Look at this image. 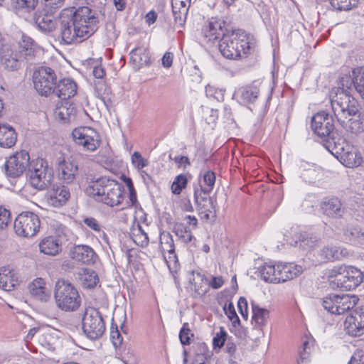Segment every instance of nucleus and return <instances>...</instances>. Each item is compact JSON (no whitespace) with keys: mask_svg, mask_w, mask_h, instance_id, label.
I'll use <instances>...</instances> for the list:
<instances>
[{"mask_svg":"<svg viewBox=\"0 0 364 364\" xmlns=\"http://www.w3.org/2000/svg\"><path fill=\"white\" fill-rule=\"evenodd\" d=\"M54 14L55 13L46 11L43 8L35 12L33 20L38 30L46 34L54 32L58 24Z\"/></svg>","mask_w":364,"mask_h":364,"instance_id":"412c9836","label":"nucleus"},{"mask_svg":"<svg viewBox=\"0 0 364 364\" xmlns=\"http://www.w3.org/2000/svg\"><path fill=\"white\" fill-rule=\"evenodd\" d=\"M40 228V220L37 215L31 212H23L19 214L14 225L17 235L31 237L37 233Z\"/></svg>","mask_w":364,"mask_h":364,"instance_id":"ddd939ff","label":"nucleus"},{"mask_svg":"<svg viewBox=\"0 0 364 364\" xmlns=\"http://www.w3.org/2000/svg\"><path fill=\"white\" fill-rule=\"evenodd\" d=\"M302 272V267L294 263L277 264V282L280 283L292 279L301 274Z\"/></svg>","mask_w":364,"mask_h":364,"instance_id":"a878e982","label":"nucleus"},{"mask_svg":"<svg viewBox=\"0 0 364 364\" xmlns=\"http://www.w3.org/2000/svg\"><path fill=\"white\" fill-rule=\"evenodd\" d=\"M43 8L50 13H55L64 4L65 0H42Z\"/></svg>","mask_w":364,"mask_h":364,"instance_id":"13d9d810","label":"nucleus"},{"mask_svg":"<svg viewBox=\"0 0 364 364\" xmlns=\"http://www.w3.org/2000/svg\"><path fill=\"white\" fill-rule=\"evenodd\" d=\"M322 213L332 218H340L344 213L341 200L336 197L325 198L320 203Z\"/></svg>","mask_w":364,"mask_h":364,"instance_id":"5701e85b","label":"nucleus"},{"mask_svg":"<svg viewBox=\"0 0 364 364\" xmlns=\"http://www.w3.org/2000/svg\"><path fill=\"white\" fill-rule=\"evenodd\" d=\"M72 135L75 142L87 151H95L101 144L100 134L90 127L76 128L73 131Z\"/></svg>","mask_w":364,"mask_h":364,"instance_id":"2eb2a0df","label":"nucleus"},{"mask_svg":"<svg viewBox=\"0 0 364 364\" xmlns=\"http://www.w3.org/2000/svg\"><path fill=\"white\" fill-rule=\"evenodd\" d=\"M82 324L83 333L90 340L100 338L106 329L102 314L92 307L86 309Z\"/></svg>","mask_w":364,"mask_h":364,"instance_id":"9d476101","label":"nucleus"},{"mask_svg":"<svg viewBox=\"0 0 364 364\" xmlns=\"http://www.w3.org/2000/svg\"><path fill=\"white\" fill-rule=\"evenodd\" d=\"M301 177L308 183H314L322 174V168L314 164L301 161L299 164Z\"/></svg>","mask_w":364,"mask_h":364,"instance_id":"c85d7f7f","label":"nucleus"},{"mask_svg":"<svg viewBox=\"0 0 364 364\" xmlns=\"http://www.w3.org/2000/svg\"><path fill=\"white\" fill-rule=\"evenodd\" d=\"M173 231L178 239L183 243H188L193 238L191 231L183 223H176L173 226Z\"/></svg>","mask_w":364,"mask_h":364,"instance_id":"c03bdc74","label":"nucleus"},{"mask_svg":"<svg viewBox=\"0 0 364 364\" xmlns=\"http://www.w3.org/2000/svg\"><path fill=\"white\" fill-rule=\"evenodd\" d=\"M71 259L85 264H94L97 255L92 247L85 245H74L70 249Z\"/></svg>","mask_w":364,"mask_h":364,"instance_id":"4be33fe9","label":"nucleus"},{"mask_svg":"<svg viewBox=\"0 0 364 364\" xmlns=\"http://www.w3.org/2000/svg\"><path fill=\"white\" fill-rule=\"evenodd\" d=\"M110 337L114 346H119L122 342V338L121 334L117 329V327L114 329L113 323L111 326Z\"/></svg>","mask_w":364,"mask_h":364,"instance_id":"774afa93","label":"nucleus"},{"mask_svg":"<svg viewBox=\"0 0 364 364\" xmlns=\"http://www.w3.org/2000/svg\"><path fill=\"white\" fill-rule=\"evenodd\" d=\"M215 174L212 171H207L203 175V181L205 184L207 186L206 188H203L200 186L201 191L204 193V195H208L212 190L213 189L215 183Z\"/></svg>","mask_w":364,"mask_h":364,"instance_id":"5fc2aeb1","label":"nucleus"},{"mask_svg":"<svg viewBox=\"0 0 364 364\" xmlns=\"http://www.w3.org/2000/svg\"><path fill=\"white\" fill-rule=\"evenodd\" d=\"M130 63L136 70L148 65L150 60L148 48L144 46H138L132 49L129 53Z\"/></svg>","mask_w":364,"mask_h":364,"instance_id":"cd10ccee","label":"nucleus"},{"mask_svg":"<svg viewBox=\"0 0 364 364\" xmlns=\"http://www.w3.org/2000/svg\"><path fill=\"white\" fill-rule=\"evenodd\" d=\"M172 11L175 23L180 27H183L186 20L188 7L173 6Z\"/></svg>","mask_w":364,"mask_h":364,"instance_id":"3c124183","label":"nucleus"},{"mask_svg":"<svg viewBox=\"0 0 364 364\" xmlns=\"http://www.w3.org/2000/svg\"><path fill=\"white\" fill-rule=\"evenodd\" d=\"M334 277L331 281L333 288H338L344 291L355 289L363 282L362 272L354 267L340 266L332 269L331 276Z\"/></svg>","mask_w":364,"mask_h":364,"instance_id":"0eeeda50","label":"nucleus"},{"mask_svg":"<svg viewBox=\"0 0 364 364\" xmlns=\"http://www.w3.org/2000/svg\"><path fill=\"white\" fill-rule=\"evenodd\" d=\"M223 310L226 316L232 321L234 327H237L240 325V318L236 314L235 306L232 303L230 302L229 304H225Z\"/></svg>","mask_w":364,"mask_h":364,"instance_id":"4d7b16f0","label":"nucleus"},{"mask_svg":"<svg viewBox=\"0 0 364 364\" xmlns=\"http://www.w3.org/2000/svg\"><path fill=\"white\" fill-rule=\"evenodd\" d=\"M348 89L338 87L335 95L333 93L331 95L333 112L341 125H344L348 117L355 116L358 112V102L350 95Z\"/></svg>","mask_w":364,"mask_h":364,"instance_id":"7ed1b4c3","label":"nucleus"},{"mask_svg":"<svg viewBox=\"0 0 364 364\" xmlns=\"http://www.w3.org/2000/svg\"><path fill=\"white\" fill-rule=\"evenodd\" d=\"M14 275V272L9 267L1 268L0 288L6 291L13 290L17 282Z\"/></svg>","mask_w":364,"mask_h":364,"instance_id":"58836bf2","label":"nucleus"},{"mask_svg":"<svg viewBox=\"0 0 364 364\" xmlns=\"http://www.w3.org/2000/svg\"><path fill=\"white\" fill-rule=\"evenodd\" d=\"M332 136L331 141L326 145L328 151L346 167L353 168L360 165L362 158L356 149L341 135L334 134Z\"/></svg>","mask_w":364,"mask_h":364,"instance_id":"20e7f679","label":"nucleus"},{"mask_svg":"<svg viewBox=\"0 0 364 364\" xmlns=\"http://www.w3.org/2000/svg\"><path fill=\"white\" fill-rule=\"evenodd\" d=\"M28 288L31 294L37 299L47 301L50 297V292L47 289L46 283L42 278L35 279L29 284Z\"/></svg>","mask_w":364,"mask_h":364,"instance_id":"72a5a7b5","label":"nucleus"},{"mask_svg":"<svg viewBox=\"0 0 364 364\" xmlns=\"http://www.w3.org/2000/svg\"><path fill=\"white\" fill-rule=\"evenodd\" d=\"M72 9V17L79 31H82L85 39L91 36L97 29L99 20L95 11L87 6H81Z\"/></svg>","mask_w":364,"mask_h":364,"instance_id":"1a4fd4ad","label":"nucleus"},{"mask_svg":"<svg viewBox=\"0 0 364 364\" xmlns=\"http://www.w3.org/2000/svg\"><path fill=\"white\" fill-rule=\"evenodd\" d=\"M61 246L59 239L53 236L46 237L39 243L40 251L51 256L57 255L61 251Z\"/></svg>","mask_w":364,"mask_h":364,"instance_id":"2f4dec72","label":"nucleus"},{"mask_svg":"<svg viewBox=\"0 0 364 364\" xmlns=\"http://www.w3.org/2000/svg\"><path fill=\"white\" fill-rule=\"evenodd\" d=\"M199 353H198L191 364H211V354L205 343H201L198 346Z\"/></svg>","mask_w":364,"mask_h":364,"instance_id":"49530a36","label":"nucleus"},{"mask_svg":"<svg viewBox=\"0 0 364 364\" xmlns=\"http://www.w3.org/2000/svg\"><path fill=\"white\" fill-rule=\"evenodd\" d=\"M56 80L55 71L49 67H41L33 75L34 88L41 96L46 97L53 93Z\"/></svg>","mask_w":364,"mask_h":364,"instance_id":"f8f14e48","label":"nucleus"},{"mask_svg":"<svg viewBox=\"0 0 364 364\" xmlns=\"http://www.w3.org/2000/svg\"><path fill=\"white\" fill-rule=\"evenodd\" d=\"M57 28L56 37L60 44L70 45L85 40L82 36L83 31H79V27L74 22L72 9H65L61 11Z\"/></svg>","mask_w":364,"mask_h":364,"instance_id":"423d86ee","label":"nucleus"},{"mask_svg":"<svg viewBox=\"0 0 364 364\" xmlns=\"http://www.w3.org/2000/svg\"><path fill=\"white\" fill-rule=\"evenodd\" d=\"M76 93L75 82L69 78H65L60 80L57 86L55 85L53 95L62 100H65L75 96Z\"/></svg>","mask_w":364,"mask_h":364,"instance_id":"bb28decb","label":"nucleus"},{"mask_svg":"<svg viewBox=\"0 0 364 364\" xmlns=\"http://www.w3.org/2000/svg\"><path fill=\"white\" fill-rule=\"evenodd\" d=\"M238 310L243 318L247 319V301L245 297H240L237 301Z\"/></svg>","mask_w":364,"mask_h":364,"instance_id":"338daca9","label":"nucleus"},{"mask_svg":"<svg viewBox=\"0 0 364 364\" xmlns=\"http://www.w3.org/2000/svg\"><path fill=\"white\" fill-rule=\"evenodd\" d=\"M27 176L31 185L38 190H43L50 185L53 178L52 168L46 160L41 158L30 161Z\"/></svg>","mask_w":364,"mask_h":364,"instance_id":"6e6552de","label":"nucleus"},{"mask_svg":"<svg viewBox=\"0 0 364 364\" xmlns=\"http://www.w3.org/2000/svg\"><path fill=\"white\" fill-rule=\"evenodd\" d=\"M191 274L193 278H190L189 280L195 291L199 295L205 294L206 289L203 287V282L205 279L204 275L201 274L200 272H196L195 271H192Z\"/></svg>","mask_w":364,"mask_h":364,"instance_id":"603ef678","label":"nucleus"},{"mask_svg":"<svg viewBox=\"0 0 364 364\" xmlns=\"http://www.w3.org/2000/svg\"><path fill=\"white\" fill-rule=\"evenodd\" d=\"M348 255V252L344 247L326 245L318 252L317 258L319 262H327L341 259Z\"/></svg>","mask_w":364,"mask_h":364,"instance_id":"b1692460","label":"nucleus"},{"mask_svg":"<svg viewBox=\"0 0 364 364\" xmlns=\"http://www.w3.org/2000/svg\"><path fill=\"white\" fill-rule=\"evenodd\" d=\"M353 75L354 76L353 83L355 89L364 100V66L354 68Z\"/></svg>","mask_w":364,"mask_h":364,"instance_id":"37998d69","label":"nucleus"},{"mask_svg":"<svg viewBox=\"0 0 364 364\" xmlns=\"http://www.w3.org/2000/svg\"><path fill=\"white\" fill-rule=\"evenodd\" d=\"M28 153L22 150L11 156L4 164L5 173L8 177L17 178L28 169L30 164Z\"/></svg>","mask_w":364,"mask_h":364,"instance_id":"dca6fc26","label":"nucleus"},{"mask_svg":"<svg viewBox=\"0 0 364 364\" xmlns=\"http://www.w3.org/2000/svg\"><path fill=\"white\" fill-rule=\"evenodd\" d=\"M85 193L96 201L110 207L120 205L124 199L121 185L106 178L90 182L85 188Z\"/></svg>","mask_w":364,"mask_h":364,"instance_id":"f03ea898","label":"nucleus"},{"mask_svg":"<svg viewBox=\"0 0 364 364\" xmlns=\"http://www.w3.org/2000/svg\"><path fill=\"white\" fill-rule=\"evenodd\" d=\"M355 295L330 294L322 299V306L332 314H343L352 309L358 303Z\"/></svg>","mask_w":364,"mask_h":364,"instance_id":"9b49d317","label":"nucleus"},{"mask_svg":"<svg viewBox=\"0 0 364 364\" xmlns=\"http://www.w3.org/2000/svg\"><path fill=\"white\" fill-rule=\"evenodd\" d=\"M238 92L244 102H250L257 98L259 89L255 85H249L240 88Z\"/></svg>","mask_w":364,"mask_h":364,"instance_id":"de8ad7c7","label":"nucleus"},{"mask_svg":"<svg viewBox=\"0 0 364 364\" xmlns=\"http://www.w3.org/2000/svg\"><path fill=\"white\" fill-rule=\"evenodd\" d=\"M132 163L138 169H141L148 166L149 162L144 159L141 154L138 151H134L132 155Z\"/></svg>","mask_w":364,"mask_h":364,"instance_id":"0e129e2a","label":"nucleus"},{"mask_svg":"<svg viewBox=\"0 0 364 364\" xmlns=\"http://www.w3.org/2000/svg\"><path fill=\"white\" fill-rule=\"evenodd\" d=\"M76 108L73 105H68L67 102L58 107L55 114L57 119L63 123L70 122L75 119Z\"/></svg>","mask_w":364,"mask_h":364,"instance_id":"4c0bfd02","label":"nucleus"},{"mask_svg":"<svg viewBox=\"0 0 364 364\" xmlns=\"http://www.w3.org/2000/svg\"><path fill=\"white\" fill-rule=\"evenodd\" d=\"M222 55L230 60H240L251 53L250 35L243 30H228L218 43Z\"/></svg>","mask_w":364,"mask_h":364,"instance_id":"f257e3e1","label":"nucleus"},{"mask_svg":"<svg viewBox=\"0 0 364 364\" xmlns=\"http://www.w3.org/2000/svg\"><path fill=\"white\" fill-rule=\"evenodd\" d=\"M97 96L107 105V98L110 93V89L102 82L95 83ZM109 100V99H107Z\"/></svg>","mask_w":364,"mask_h":364,"instance_id":"bf43d9fd","label":"nucleus"},{"mask_svg":"<svg viewBox=\"0 0 364 364\" xmlns=\"http://www.w3.org/2000/svg\"><path fill=\"white\" fill-rule=\"evenodd\" d=\"M22 57L9 45L3 44L0 40V64L9 71H16L21 67Z\"/></svg>","mask_w":364,"mask_h":364,"instance_id":"a211bd4d","label":"nucleus"},{"mask_svg":"<svg viewBox=\"0 0 364 364\" xmlns=\"http://www.w3.org/2000/svg\"><path fill=\"white\" fill-rule=\"evenodd\" d=\"M57 171L59 179L66 184L74 183L78 174L77 165L60 154L57 159Z\"/></svg>","mask_w":364,"mask_h":364,"instance_id":"f3484780","label":"nucleus"},{"mask_svg":"<svg viewBox=\"0 0 364 364\" xmlns=\"http://www.w3.org/2000/svg\"><path fill=\"white\" fill-rule=\"evenodd\" d=\"M277 264L266 263L259 269L261 279L266 282L278 283Z\"/></svg>","mask_w":364,"mask_h":364,"instance_id":"ea45409f","label":"nucleus"},{"mask_svg":"<svg viewBox=\"0 0 364 364\" xmlns=\"http://www.w3.org/2000/svg\"><path fill=\"white\" fill-rule=\"evenodd\" d=\"M311 128L314 132L321 138H326V145L331 141L332 135H340L337 131H334V123L332 116L325 112H319L313 116L311 119Z\"/></svg>","mask_w":364,"mask_h":364,"instance_id":"4468645a","label":"nucleus"},{"mask_svg":"<svg viewBox=\"0 0 364 364\" xmlns=\"http://www.w3.org/2000/svg\"><path fill=\"white\" fill-rule=\"evenodd\" d=\"M132 237L134 243L141 247L148 245L149 240L147 233L142 229V227L138 224L132 230Z\"/></svg>","mask_w":364,"mask_h":364,"instance_id":"a18cd8bd","label":"nucleus"},{"mask_svg":"<svg viewBox=\"0 0 364 364\" xmlns=\"http://www.w3.org/2000/svg\"><path fill=\"white\" fill-rule=\"evenodd\" d=\"M205 92L207 96L211 97L219 102L224 100L225 90L223 89H218L213 86L208 85L205 87Z\"/></svg>","mask_w":364,"mask_h":364,"instance_id":"680f3d73","label":"nucleus"},{"mask_svg":"<svg viewBox=\"0 0 364 364\" xmlns=\"http://www.w3.org/2000/svg\"><path fill=\"white\" fill-rule=\"evenodd\" d=\"M194 199L199 213L203 214L204 218L209 219L210 214L213 213L215 208L213 199L208 195H204L201 188H195Z\"/></svg>","mask_w":364,"mask_h":364,"instance_id":"393cba45","label":"nucleus"},{"mask_svg":"<svg viewBox=\"0 0 364 364\" xmlns=\"http://www.w3.org/2000/svg\"><path fill=\"white\" fill-rule=\"evenodd\" d=\"M345 239L356 246H364V231L358 226H348L343 231Z\"/></svg>","mask_w":364,"mask_h":364,"instance_id":"e433bc0d","label":"nucleus"},{"mask_svg":"<svg viewBox=\"0 0 364 364\" xmlns=\"http://www.w3.org/2000/svg\"><path fill=\"white\" fill-rule=\"evenodd\" d=\"M10 211L2 206H0V229L3 230L7 227L10 222Z\"/></svg>","mask_w":364,"mask_h":364,"instance_id":"69168bd1","label":"nucleus"},{"mask_svg":"<svg viewBox=\"0 0 364 364\" xmlns=\"http://www.w3.org/2000/svg\"><path fill=\"white\" fill-rule=\"evenodd\" d=\"M191 336H193V333H191V330L189 328V325L188 323H183L180 333H179V338L180 341L183 345H188L190 344Z\"/></svg>","mask_w":364,"mask_h":364,"instance_id":"e2e57ef3","label":"nucleus"},{"mask_svg":"<svg viewBox=\"0 0 364 364\" xmlns=\"http://www.w3.org/2000/svg\"><path fill=\"white\" fill-rule=\"evenodd\" d=\"M70 196V191L65 186H54L49 194V202L53 206H62L69 199Z\"/></svg>","mask_w":364,"mask_h":364,"instance_id":"7c9ffc66","label":"nucleus"},{"mask_svg":"<svg viewBox=\"0 0 364 364\" xmlns=\"http://www.w3.org/2000/svg\"><path fill=\"white\" fill-rule=\"evenodd\" d=\"M82 287L85 289H93L99 283V277L95 271L90 268H82L78 272Z\"/></svg>","mask_w":364,"mask_h":364,"instance_id":"c9c22d12","label":"nucleus"},{"mask_svg":"<svg viewBox=\"0 0 364 364\" xmlns=\"http://www.w3.org/2000/svg\"><path fill=\"white\" fill-rule=\"evenodd\" d=\"M17 134L14 129L7 124L0 123V146L11 148L16 142Z\"/></svg>","mask_w":364,"mask_h":364,"instance_id":"473e14b6","label":"nucleus"},{"mask_svg":"<svg viewBox=\"0 0 364 364\" xmlns=\"http://www.w3.org/2000/svg\"><path fill=\"white\" fill-rule=\"evenodd\" d=\"M188 179L186 175L180 174L177 176L171 185L172 193L175 195H179L182 190L186 187Z\"/></svg>","mask_w":364,"mask_h":364,"instance_id":"6e6d98bb","label":"nucleus"},{"mask_svg":"<svg viewBox=\"0 0 364 364\" xmlns=\"http://www.w3.org/2000/svg\"><path fill=\"white\" fill-rule=\"evenodd\" d=\"M314 341L306 337L302 341V346L299 349L298 364H308L310 361V355L312 351Z\"/></svg>","mask_w":364,"mask_h":364,"instance_id":"a19ab883","label":"nucleus"},{"mask_svg":"<svg viewBox=\"0 0 364 364\" xmlns=\"http://www.w3.org/2000/svg\"><path fill=\"white\" fill-rule=\"evenodd\" d=\"M228 333L223 327L220 328V331L217 332L213 338L214 348H222L227 339Z\"/></svg>","mask_w":364,"mask_h":364,"instance_id":"052dcab7","label":"nucleus"},{"mask_svg":"<svg viewBox=\"0 0 364 364\" xmlns=\"http://www.w3.org/2000/svg\"><path fill=\"white\" fill-rule=\"evenodd\" d=\"M346 129V131L351 134H358L364 132V120L360 118H350L344 125H342Z\"/></svg>","mask_w":364,"mask_h":364,"instance_id":"09e8293b","label":"nucleus"},{"mask_svg":"<svg viewBox=\"0 0 364 364\" xmlns=\"http://www.w3.org/2000/svg\"><path fill=\"white\" fill-rule=\"evenodd\" d=\"M160 249L163 255H164L165 252L175 250L173 239L169 232H164L161 234Z\"/></svg>","mask_w":364,"mask_h":364,"instance_id":"8fccbe9b","label":"nucleus"},{"mask_svg":"<svg viewBox=\"0 0 364 364\" xmlns=\"http://www.w3.org/2000/svg\"><path fill=\"white\" fill-rule=\"evenodd\" d=\"M54 298L56 306L66 312L77 310L82 301L77 288L65 279H58L56 282Z\"/></svg>","mask_w":364,"mask_h":364,"instance_id":"39448f33","label":"nucleus"},{"mask_svg":"<svg viewBox=\"0 0 364 364\" xmlns=\"http://www.w3.org/2000/svg\"><path fill=\"white\" fill-rule=\"evenodd\" d=\"M38 0H13L12 7L19 16L26 18L35 9Z\"/></svg>","mask_w":364,"mask_h":364,"instance_id":"f704fd0d","label":"nucleus"},{"mask_svg":"<svg viewBox=\"0 0 364 364\" xmlns=\"http://www.w3.org/2000/svg\"><path fill=\"white\" fill-rule=\"evenodd\" d=\"M224 21L212 18L207 24L203 26L202 35L204 41L214 44L225 35L228 29L224 27Z\"/></svg>","mask_w":364,"mask_h":364,"instance_id":"aec40b11","label":"nucleus"},{"mask_svg":"<svg viewBox=\"0 0 364 364\" xmlns=\"http://www.w3.org/2000/svg\"><path fill=\"white\" fill-rule=\"evenodd\" d=\"M344 326L350 336H362L364 333V306L353 311L346 318Z\"/></svg>","mask_w":364,"mask_h":364,"instance_id":"6ab92c4d","label":"nucleus"},{"mask_svg":"<svg viewBox=\"0 0 364 364\" xmlns=\"http://www.w3.org/2000/svg\"><path fill=\"white\" fill-rule=\"evenodd\" d=\"M358 0H329L331 6L336 10L348 11L355 7Z\"/></svg>","mask_w":364,"mask_h":364,"instance_id":"864d4df0","label":"nucleus"},{"mask_svg":"<svg viewBox=\"0 0 364 364\" xmlns=\"http://www.w3.org/2000/svg\"><path fill=\"white\" fill-rule=\"evenodd\" d=\"M252 320L258 326H264L267 323L269 318V311L267 309L262 308L259 305L252 304Z\"/></svg>","mask_w":364,"mask_h":364,"instance_id":"79ce46f5","label":"nucleus"},{"mask_svg":"<svg viewBox=\"0 0 364 364\" xmlns=\"http://www.w3.org/2000/svg\"><path fill=\"white\" fill-rule=\"evenodd\" d=\"M19 50L17 51L22 58L31 60L35 57L38 46L29 36L23 34L18 43Z\"/></svg>","mask_w":364,"mask_h":364,"instance_id":"c756f323","label":"nucleus"}]
</instances>
